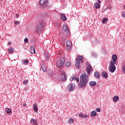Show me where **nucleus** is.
<instances>
[{"label":"nucleus","mask_w":125,"mask_h":125,"mask_svg":"<svg viewBox=\"0 0 125 125\" xmlns=\"http://www.w3.org/2000/svg\"><path fill=\"white\" fill-rule=\"evenodd\" d=\"M48 0H41L40 1V4H47V2H48Z\"/></svg>","instance_id":"ddd939ff"},{"label":"nucleus","mask_w":125,"mask_h":125,"mask_svg":"<svg viewBox=\"0 0 125 125\" xmlns=\"http://www.w3.org/2000/svg\"><path fill=\"white\" fill-rule=\"evenodd\" d=\"M98 2H96L94 4V7L96 8V9H98V8H100V4L101 3V1L100 0H98Z\"/></svg>","instance_id":"1a4fd4ad"},{"label":"nucleus","mask_w":125,"mask_h":125,"mask_svg":"<svg viewBox=\"0 0 125 125\" xmlns=\"http://www.w3.org/2000/svg\"><path fill=\"white\" fill-rule=\"evenodd\" d=\"M31 123H32V124H33V125H37V121H36L35 119H32L31 120Z\"/></svg>","instance_id":"cd10ccee"},{"label":"nucleus","mask_w":125,"mask_h":125,"mask_svg":"<svg viewBox=\"0 0 125 125\" xmlns=\"http://www.w3.org/2000/svg\"><path fill=\"white\" fill-rule=\"evenodd\" d=\"M91 116L92 117H96V116H97V112L95 111H92L91 112Z\"/></svg>","instance_id":"6ab92c4d"},{"label":"nucleus","mask_w":125,"mask_h":125,"mask_svg":"<svg viewBox=\"0 0 125 125\" xmlns=\"http://www.w3.org/2000/svg\"><path fill=\"white\" fill-rule=\"evenodd\" d=\"M66 49L67 50H71V48H72V42L70 41H66Z\"/></svg>","instance_id":"39448f33"},{"label":"nucleus","mask_w":125,"mask_h":125,"mask_svg":"<svg viewBox=\"0 0 125 125\" xmlns=\"http://www.w3.org/2000/svg\"><path fill=\"white\" fill-rule=\"evenodd\" d=\"M96 110L97 112H100V111H101V109H100V108H97Z\"/></svg>","instance_id":"e433bc0d"},{"label":"nucleus","mask_w":125,"mask_h":125,"mask_svg":"<svg viewBox=\"0 0 125 125\" xmlns=\"http://www.w3.org/2000/svg\"><path fill=\"white\" fill-rule=\"evenodd\" d=\"M42 24H40L37 28V31L38 33H40V32H41V30H42Z\"/></svg>","instance_id":"aec40b11"},{"label":"nucleus","mask_w":125,"mask_h":125,"mask_svg":"<svg viewBox=\"0 0 125 125\" xmlns=\"http://www.w3.org/2000/svg\"><path fill=\"white\" fill-rule=\"evenodd\" d=\"M87 117H88V115H83V118H87Z\"/></svg>","instance_id":"ea45409f"},{"label":"nucleus","mask_w":125,"mask_h":125,"mask_svg":"<svg viewBox=\"0 0 125 125\" xmlns=\"http://www.w3.org/2000/svg\"><path fill=\"white\" fill-rule=\"evenodd\" d=\"M48 75L50 76V77H53V71L52 70H50L47 72Z\"/></svg>","instance_id":"4be33fe9"},{"label":"nucleus","mask_w":125,"mask_h":125,"mask_svg":"<svg viewBox=\"0 0 125 125\" xmlns=\"http://www.w3.org/2000/svg\"><path fill=\"white\" fill-rule=\"evenodd\" d=\"M75 80L76 81H77V83H79V82H80V79L78 78H75Z\"/></svg>","instance_id":"c9c22d12"},{"label":"nucleus","mask_w":125,"mask_h":125,"mask_svg":"<svg viewBox=\"0 0 125 125\" xmlns=\"http://www.w3.org/2000/svg\"><path fill=\"white\" fill-rule=\"evenodd\" d=\"M65 63V59L64 58L62 57L60 59V60H59L57 62L56 66L57 67H62L63 65Z\"/></svg>","instance_id":"7ed1b4c3"},{"label":"nucleus","mask_w":125,"mask_h":125,"mask_svg":"<svg viewBox=\"0 0 125 125\" xmlns=\"http://www.w3.org/2000/svg\"><path fill=\"white\" fill-rule=\"evenodd\" d=\"M62 30L64 32H69V28L68 27V25L66 24H63L62 26Z\"/></svg>","instance_id":"9b49d317"},{"label":"nucleus","mask_w":125,"mask_h":125,"mask_svg":"<svg viewBox=\"0 0 125 125\" xmlns=\"http://www.w3.org/2000/svg\"><path fill=\"white\" fill-rule=\"evenodd\" d=\"M74 79H75V76H71L70 77V80L71 81V82H72L74 80Z\"/></svg>","instance_id":"2f4dec72"},{"label":"nucleus","mask_w":125,"mask_h":125,"mask_svg":"<svg viewBox=\"0 0 125 125\" xmlns=\"http://www.w3.org/2000/svg\"><path fill=\"white\" fill-rule=\"evenodd\" d=\"M41 69L45 72L47 71V67L45 64H42L41 65Z\"/></svg>","instance_id":"f8f14e48"},{"label":"nucleus","mask_w":125,"mask_h":125,"mask_svg":"<svg viewBox=\"0 0 125 125\" xmlns=\"http://www.w3.org/2000/svg\"><path fill=\"white\" fill-rule=\"evenodd\" d=\"M7 52L9 54L13 53V52H14V49H13V48H9L8 49Z\"/></svg>","instance_id":"f3484780"},{"label":"nucleus","mask_w":125,"mask_h":125,"mask_svg":"<svg viewBox=\"0 0 125 125\" xmlns=\"http://www.w3.org/2000/svg\"><path fill=\"white\" fill-rule=\"evenodd\" d=\"M5 112L7 114H10V113H11V109H10V108H6L5 109Z\"/></svg>","instance_id":"393cba45"},{"label":"nucleus","mask_w":125,"mask_h":125,"mask_svg":"<svg viewBox=\"0 0 125 125\" xmlns=\"http://www.w3.org/2000/svg\"><path fill=\"white\" fill-rule=\"evenodd\" d=\"M107 21H108V19L103 18V21H102V23H103L104 24H105V23H106V22H107Z\"/></svg>","instance_id":"bb28decb"},{"label":"nucleus","mask_w":125,"mask_h":125,"mask_svg":"<svg viewBox=\"0 0 125 125\" xmlns=\"http://www.w3.org/2000/svg\"><path fill=\"white\" fill-rule=\"evenodd\" d=\"M79 117H80V118H83V115L82 113H80L79 114Z\"/></svg>","instance_id":"f704fd0d"},{"label":"nucleus","mask_w":125,"mask_h":125,"mask_svg":"<svg viewBox=\"0 0 125 125\" xmlns=\"http://www.w3.org/2000/svg\"><path fill=\"white\" fill-rule=\"evenodd\" d=\"M122 17H123L125 18V12H123L122 13Z\"/></svg>","instance_id":"4c0bfd02"},{"label":"nucleus","mask_w":125,"mask_h":125,"mask_svg":"<svg viewBox=\"0 0 125 125\" xmlns=\"http://www.w3.org/2000/svg\"><path fill=\"white\" fill-rule=\"evenodd\" d=\"M122 71H123V73H124V74H125V65L122 68Z\"/></svg>","instance_id":"72a5a7b5"},{"label":"nucleus","mask_w":125,"mask_h":125,"mask_svg":"<svg viewBox=\"0 0 125 125\" xmlns=\"http://www.w3.org/2000/svg\"><path fill=\"white\" fill-rule=\"evenodd\" d=\"M87 72L88 75H89V74H90V72H91V70H92V67H91V65H90V64H87Z\"/></svg>","instance_id":"9d476101"},{"label":"nucleus","mask_w":125,"mask_h":125,"mask_svg":"<svg viewBox=\"0 0 125 125\" xmlns=\"http://www.w3.org/2000/svg\"><path fill=\"white\" fill-rule=\"evenodd\" d=\"M90 86H95L96 85V82L95 81H91L89 83Z\"/></svg>","instance_id":"a211bd4d"},{"label":"nucleus","mask_w":125,"mask_h":125,"mask_svg":"<svg viewBox=\"0 0 125 125\" xmlns=\"http://www.w3.org/2000/svg\"><path fill=\"white\" fill-rule=\"evenodd\" d=\"M31 53H32V54H36V50H35V48L33 47H31Z\"/></svg>","instance_id":"5701e85b"},{"label":"nucleus","mask_w":125,"mask_h":125,"mask_svg":"<svg viewBox=\"0 0 125 125\" xmlns=\"http://www.w3.org/2000/svg\"><path fill=\"white\" fill-rule=\"evenodd\" d=\"M33 109L34 112H38L39 111V109L38 108V105L37 104H35L33 106Z\"/></svg>","instance_id":"2eb2a0df"},{"label":"nucleus","mask_w":125,"mask_h":125,"mask_svg":"<svg viewBox=\"0 0 125 125\" xmlns=\"http://www.w3.org/2000/svg\"><path fill=\"white\" fill-rule=\"evenodd\" d=\"M61 17H62V20H63V21H66L67 20V18L66 17V16L65 15H64V14H62Z\"/></svg>","instance_id":"b1692460"},{"label":"nucleus","mask_w":125,"mask_h":125,"mask_svg":"<svg viewBox=\"0 0 125 125\" xmlns=\"http://www.w3.org/2000/svg\"><path fill=\"white\" fill-rule=\"evenodd\" d=\"M23 64H28L29 63V61L27 60H24L22 61Z\"/></svg>","instance_id":"c85d7f7f"},{"label":"nucleus","mask_w":125,"mask_h":125,"mask_svg":"<svg viewBox=\"0 0 125 125\" xmlns=\"http://www.w3.org/2000/svg\"><path fill=\"white\" fill-rule=\"evenodd\" d=\"M65 66H66V67H70V66H71V63L69 62H66Z\"/></svg>","instance_id":"c756f323"},{"label":"nucleus","mask_w":125,"mask_h":125,"mask_svg":"<svg viewBox=\"0 0 125 125\" xmlns=\"http://www.w3.org/2000/svg\"><path fill=\"white\" fill-rule=\"evenodd\" d=\"M124 8H125V5H124Z\"/></svg>","instance_id":"c03bdc74"},{"label":"nucleus","mask_w":125,"mask_h":125,"mask_svg":"<svg viewBox=\"0 0 125 125\" xmlns=\"http://www.w3.org/2000/svg\"><path fill=\"white\" fill-rule=\"evenodd\" d=\"M26 106H27V104H22V106H23V107H26Z\"/></svg>","instance_id":"79ce46f5"},{"label":"nucleus","mask_w":125,"mask_h":125,"mask_svg":"<svg viewBox=\"0 0 125 125\" xmlns=\"http://www.w3.org/2000/svg\"><path fill=\"white\" fill-rule=\"evenodd\" d=\"M14 24L15 25H19V24H20V22L17 21H15Z\"/></svg>","instance_id":"473e14b6"},{"label":"nucleus","mask_w":125,"mask_h":125,"mask_svg":"<svg viewBox=\"0 0 125 125\" xmlns=\"http://www.w3.org/2000/svg\"><path fill=\"white\" fill-rule=\"evenodd\" d=\"M112 60H111V62L116 63L118 57H117V55L114 54L112 56Z\"/></svg>","instance_id":"6e6552de"},{"label":"nucleus","mask_w":125,"mask_h":125,"mask_svg":"<svg viewBox=\"0 0 125 125\" xmlns=\"http://www.w3.org/2000/svg\"><path fill=\"white\" fill-rule=\"evenodd\" d=\"M24 84H26V83H28V80H24L23 81Z\"/></svg>","instance_id":"58836bf2"},{"label":"nucleus","mask_w":125,"mask_h":125,"mask_svg":"<svg viewBox=\"0 0 125 125\" xmlns=\"http://www.w3.org/2000/svg\"><path fill=\"white\" fill-rule=\"evenodd\" d=\"M63 72H62V74L59 76V78H60V81H66L67 80V76H66V74L64 73V71H63Z\"/></svg>","instance_id":"423d86ee"},{"label":"nucleus","mask_w":125,"mask_h":125,"mask_svg":"<svg viewBox=\"0 0 125 125\" xmlns=\"http://www.w3.org/2000/svg\"><path fill=\"white\" fill-rule=\"evenodd\" d=\"M8 44H10V42H8Z\"/></svg>","instance_id":"37998d69"},{"label":"nucleus","mask_w":125,"mask_h":125,"mask_svg":"<svg viewBox=\"0 0 125 125\" xmlns=\"http://www.w3.org/2000/svg\"><path fill=\"white\" fill-rule=\"evenodd\" d=\"M120 98L118 96H114L113 98V100L114 102H117V101H119Z\"/></svg>","instance_id":"dca6fc26"},{"label":"nucleus","mask_w":125,"mask_h":125,"mask_svg":"<svg viewBox=\"0 0 125 125\" xmlns=\"http://www.w3.org/2000/svg\"><path fill=\"white\" fill-rule=\"evenodd\" d=\"M76 86V84L74 83H70L68 86V89L69 91H73L74 89H75V87Z\"/></svg>","instance_id":"0eeeda50"},{"label":"nucleus","mask_w":125,"mask_h":125,"mask_svg":"<svg viewBox=\"0 0 125 125\" xmlns=\"http://www.w3.org/2000/svg\"><path fill=\"white\" fill-rule=\"evenodd\" d=\"M102 76L103 78L107 79V78H108V73L105 71H104L102 73Z\"/></svg>","instance_id":"4468645a"},{"label":"nucleus","mask_w":125,"mask_h":125,"mask_svg":"<svg viewBox=\"0 0 125 125\" xmlns=\"http://www.w3.org/2000/svg\"><path fill=\"white\" fill-rule=\"evenodd\" d=\"M94 76L95 77L96 79H99L100 75H99V73L98 72H95L94 73Z\"/></svg>","instance_id":"412c9836"},{"label":"nucleus","mask_w":125,"mask_h":125,"mask_svg":"<svg viewBox=\"0 0 125 125\" xmlns=\"http://www.w3.org/2000/svg\"><path fill=\"white\" fill-rule=\"evenodd\" d=\"M45 57L47 59H49V55H48V54H46L45 55Z\"/></svg>","instance_id":"7c9ffc66"},{"label":"nucleus","mask_w":125,"mask_h":125,"mask_svg":"<svg viewBox=\"0 0 125 125\" xmlns=\"http://www.w3.org/2000/svg\"><path fill=\"white\" fill-rule=\"evenodd\" d=\"M88 83V76L86 74H82L80 76V81L79 84L81 88L84 87Z\"/></svg>","instance_id":"f257e3e1"},{"label":"nucleus","mask_w":125,"mask_h":125,"mask_svg":"<svg viewBox=\"0 0 125 125\" xmlns=\"http://www.w3.org/2000/svg\"><path fill=\"white\" fill-rule=\"evenodd\" d=\"M68 123L69 125H73L74 124V119L73 118H70L68 120Z\"/></svg>","instance_id":"a878e982"},{"label":"nucleus","mask_w":125,"mask_h":125,"mask_svg":"<svg viewBox=\"0 0 125 125\" xmlns=\"http://www.w3.org/2000/svg\"><path fill=\"white\" fill-rule=\"evenodd\" d=\"M115 63L110 62L108 67L109 71L110 73H114L116 70V66L115 65Z\"/></svg>","instance_id":"20e7f679"},{"label":"nucleus","mask_w":125,"mask_h":125,"mask_svg":"<svg viewBox=\"0 0 125 125\" xmlns=\"http://www.w3.org/2000/svg\"><path fill=\"white\" fill-rule=\"evenodd\" d=\"M83 56H79L76 59V63L75 64L76 67L77 68H80V66L81 65V64L83 63Z\"/></svg>","instance_id":"f03ea898"},{"label":"nucleus","mask_w":125,"mask_h":125,"mask_svg":"<svg viewBox=\"0 0 125 125\" xmlns=\"http://www.w3.org/2000/svg\"><path fill=\"white\" fill-rule=\"evenodd\" d=\"M24 42H28V38H25L24 40Z\"/></svg>","instance_id":"a19ab883"}]
</instances>
